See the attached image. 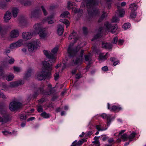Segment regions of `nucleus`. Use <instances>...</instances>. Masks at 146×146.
Segmentation results:
<instances>
[{
    "label": "nucleus",
    "mask_w": 146,
    "mask_h": 146,
    "mask_svg": "<svg viewBox=\"0 0 146 146\" xmlns=\"http://www.w3.org/2000/svg\"><path fill=\"white\" fill-rule=\"evenodd\" d=\"M97 0H88L87 2H83L80 6V9L78 10L76 8V6L72 7L73 11L75 13H81L83 12L82 9L86 8L89 15L93 16L100 13L99 11L97 9L96 6L98 4Z\"/></svg>",
    "instance_id": "obj_1"
},
{
    "label": "nucleus",
    "mask_w": 146,
    "mask_h": 146,
    "mask_svg": "<svg viewBox=\"0 0 146 146\" xmlns=\"http://www.w3.org/2000/svg\"><path fill=\"white\" fill-rule=\"evenodd\" d=\"M54 14H52L48 16L46 19H44L41 23H37L34 25V28L36 32H38L40 38L42 39H44L47 37L48 32L44 30V29H42L41 25L45 23L46 21H47L48 24H52L54 23L55 20L54 18Z\"/></svg>",
    "instance_id": "obj_2"
},
{
    "label": "nucleus",
    "mask_w": 146,
    "mask_h": 146,
    "mask_svg": "<svg viewBox=\"0 0 146 146\" xmlns=\"http://www.w3.org/2000/svg\"><path fill=\"white\" fill-rule=\"evenodd\" d=\"M42 63L43 66L42 67V70L38 72L36 75L37 78L40 80L45 79L47 76L49 75L52 68V64H50L46 61H43Z\"/></svg>",
    "instance_id": "obj_3"
},
{
    "label": "nucleus",
    "mask_w": 146,
    "mask_h": 146,
    "mask_svg": "<svg viewBox=\"0 0 146 146\" xmlns=\"http://www.w3.org/2000/svg\"><path fill=\"white\" fill-rule=\"evenodd\" d=\"M117 28V25H115L114 26L108 22H106L104 24V28L100 27L99 29L97 30L98 34L94 36V38L92 40V41H93L94 39H97L100 37L101 36V33L104 30L108 32L110 31L112 33H114Z\"/></svg>",
    "instance_id": "obj_4"
},
{
    "label": "nucleus",
    "mask_w": 146,
    "mask_h": 146,
    "mask_svg": "<svg viewBox=\"0 0 146 146\" xmlns=\"http://www.w3.org/2000/svg\"><path fill=\"white\" fill-rule=\"evenodd\" d=\"M58 50V48L55 47L52 50L51 52L48 50H44L43 52L44 55L49 59V61L51 63L54 62L56 59V54Z\"/></svg>",
    "instance_id": "obj_5"
},
{
    "label": "nucleus",
    "mask_w": 146,
    "mask_h": 146,
    "mask_svg": "<svg viewBox=\"0 0 146 146\" xmlns=\"http://www.w3.org/2000/svg\"><path fill=\"white\" fill-rule=\"evenodd\" d=\"M24 83V82L23 80H20L11 82L9 85H7L5 83H1L0 84V86L2 88V90L7 91L8 90L11 88L23 85Z\"/></svg>",
    "instance_id": "obj_6"
},
{
    "label": "nucleus",
    "mask_w": 146,
    "mask_h": 146,
    "mask_svg": "<svg viewBox=\"0 0 146 146\" xmlns=\"http://www.w3.org/2000/svg\"><path fill=\"white\" fill-rule=\"evenodd\" d=\"M40 42L39 40H35L28 44V50L30 52H33L40 47Z\"/></svg>",
    "instance_id": "obj_7"
},
{
    "label": "nucleus",
    "mask_w": 146,
    "mask_h": 146,
    "mask_svg": "<svg viewBox=\"0 0 146 146\" xmlns=\"http://www.w3.org/2000/svg\"><path fill=\"white\" fill-rule=\"evenodd\" d=\"M22 104L16 101H13L10 102L9 106L10 110L14 111L21 107Z\"/></svg>",
    "instance_id": "obj_8"
},
{
    "label": "nucleus",
    "mask_w": 146,
    "mask_h": 146,
    "mask_svg": "<svg viewBox=\"0 0 146 146\" xmlns=\"http://www.w3.org/2000/svg\"><path fill=\"white\" fill-rule=\"evenodd\" d=\"M72 46L71 44H70L68 50V53L70 57L74 56L75 55L76 56L78 51L81 48V47H80L79 46H78L76 49H73L72 48Z\"/></svg>",
    "instance_id": "obj_9"
},
{
    "label": "nucleus",
    "mask_w": 146,
    "mask_h": 146,
    "mask_svg": "<svg viewBox=\"0 0 146 146\" xmlns=\"http://www.w3.org/2000/svg\"><path fill=\"white\" fill-rule=\"evenodd\" d=\"M84 50H81L80 54L79 55L78 58H77L75 60H73V62L72 63V65H76L77 64H81V62L83 60V55Z\"/></svg>",
    "instance_id": "obj_10"
},
{
    "label": "nucleus",
    "mask_w": 146,
    "mask_h": 146,
    "mask_svg": "<svg viewBox=\"0 0 146 146\" xmlns=\"http://www.w3.org/2000/svg\"><path fill=\"white\" fill-rule=\"evenodd\" d=\"M35 34L36 33L34 31L31 32H24L23 33L22 36L24 39L27 40L31 39L33 35Z\"/></svg>",
    "instance_id": "obj_11"
},
{
    "label": "nucleus",
    "mask_w": 146,
    "mask_h": 146,
    "mask_svg": "<svg viewBox=\"0 0 146 146\" xmlns=\"http://www.w3.org/2000/svg\"><path fill=\"white\" fill-rule=\"evenodd\" d=\"M42 15L41 11L39 10H35L31 13L32 18L37 19L39 18Z\"/></svg>",
    "instance_id": "obj_12"
},
{
    "label": "nucleus",
    "mask_w": 146,
    "mask_h": 146,
    "mask_svg": "<svg viewBox=\"0 0 146 146\" xmlns=\"http://www.w3.org/2000/svg\"><path fill=\"white\" fill-rule=\"evenodd\" d=\"M19 35V32L17 29L12 30L10 33L9 36L12 38H15L18 37Z\"/></svg>",
    "instance_id": "obj_13"
},
{
    "label": "nucleus",
    "mask_w": 146,
    "mask_h": 146,
    "mask_svg": "<svg viewBox=\"0 0 146 146\" xmlns=\"http://www.w3.org/2000/svg\"><path fill=\"white\" fill-rule=\"evenodd\" d=\"M99 116L101 117L104 119H106L107 120V125H110V122L111 121V115L109 114L107 115L106 113H103Z\"/></svg>",
    "instance_id": "obj_14"
},
{
    "label": "nucleus",
    "mask_w": 146,
    "mask_h": 146,
    "mask_svg": "<svg viewBox=\"0 0 146 146\" xmlns=\"http://www.w3.org/2000/svg\"><path fill=\"white\" fill-rule=\"evenodd\" d=\"M11 15L10 11H7L4 16L3 19L4 21L6 23L8 22L11 18Z\"/></svg>",
    "instance_id": "obj_15"
},
{
    "label": "nucleus",
    "mask_w": 146,
    "mask_h": 146,
    "mask_svg": "<svg viewBox=\"0 0 146 146\" xmlns=\"http://www.w3.org/2000/svg\"><path fill=\"white\" fill-rule=\"evenodd\" d=\"M108 108L111 111H117L120 110L122 109V108L119 106H117L115 105H113L112 107H110V104L109 103L108 104Z\"/></svg>",
    "instance_id": "obj_16"
},
{
    "label": "nucleus",
    "mask_w": 146,
    "mask_h": 146,
    "mask_svg": "<svg viewBox=\"0 0 146 146\" xmlns=\"http://www.w3.org/2000/svg\"><path fill=\"white\" fill-rule=\"evenodd\" d=\"M78 37L77 33L75 31H73L72 33L69 36L68 39L71 40L73 39L74 40V43H75L76 40H78Z\"/></svg>",
    "instance_id": "obj_17"
},
{
    "label": "nucleus",
    "mask_w": 146,
    "mask_h": 146,
    "mask_svg": "<svg viewBox=\"0 0 146 146\" xmlns=\"http://www.w3.org/2000/svg\"><path fill=\"white\" fill-rule=\"evenodd\" d=\"M117 8L118 10L116 12L115 15L120 17H122L124 16L125 14L124 10L123 9H119L120 6L117 5Z\"/></svg>",
    "instance_id": "obj_18"
},
{
    "label": "nucleus",
    "mask_w": 146,
    "mask_h": 146,
    "mask_svg": "<svg viewBox=\"0 0 146 146\" xmlns=\"http://www.w3.org/2000/svg\"><path fill=\"white\" fill-rule=\"evenodd\" d=\"M85 59L86 63L88 64H91L93 62L90 54L86 55H85Z\"/></svg>",
    "instance_id": "obj_19"
},
{
    "label": "nucleus",
    "mask_w": 146,
    "mask_h": 146,
    "mask_svg": "<svg viewBox=\"0 0 146 146\" xmlns=\"http://www.w3.org/2000/svg\"><path fill=\"white\" fill-rule=\"evenodd\" d=\"M108 57V53H107L105 55L103 53H100L99 54V59L100 61H102L105 60Z\"/></svg>",
    "instance_id": "obj_20"
},
{
    "label": "nucleus",
    "mask_w": 146,
    "mask_h": 146,
    "mask_svg": "<svg viewBox=\"0 0 146 146\" xmlns=\"http://www.w3.org/2000/svg\"><path fill=\"white\" fill-rule=\"evenodd\" d=\"M7 7V4L4 0H0V9H5Z\"/></svg>",
    "instance_id": "obj_21"
},
{
    "label": "nucleus",
    "mask_w": 146,
    "mask_h": 146,
    "mask_svg": "<svg viewBox=\"0 0 146 146\" xmlns=\"http://www.w3.org/2000/svg\"><path fill=\"white\" fill-rule=\"evenodd\" d=\"M57 28V32L58 34L59 35H62L64 31L63 27L61 25H58Z\"/></svg>",
    "instance_id": "obj_22"
},
{
    "label": "nucleus",
    "mask_w": 146,
    "mask_h": 146,
    "mask_svg": "<svg viewBox=\"0 0 146 146\" xmlns=\"http://www.w3.org/2000/svg\"><path fill=\"white\" fill-rule=\"evenodd\" d=\"M19 12V9L17 8L13 7L12 9V13L13 16L14 17H16L18 13Z\"/></svg>",
    "instance_id": "obj_23"
},
{
    "label": "nucleus",
    "mask_w": 146,
    "mask_h": 146,
    "mask_svg": "<svg viewBox=\"0 0 146 146\" xmlns=\"http://www.w3.org/2000/svg\"><path fill=\"white\" fill-rule=\"evenodd\" d=\"M137 9V5L135 3H131L129 5V9L131 10L132 11H136Z\"/></svg>",
    "instance_id": "obj_24"
},
{
    "label": "nucleus",
    "mask_w": 146,
    "mask_h": 146,
    "mask_svg": "<svg viewBox=\"0 0 146 146\" xmlns=\"http://www.w3.org/2000/svg\"><path fill=\"white\" fill-rule=\"evenodd\" d=\"M44 86L43 84H42L40 87L38 88V89L37 90V91L36 93L37 94H42L44 93V90L43 89L44 88Z\"/></svg>",
    "instance_id": "obj_25"
},
{
    "label": "nucleus",
    "mask_w": 146,
    "mask_h": 146,
    "mask_svg": "<svg viewBox=\"0 0 146 146\" xmlns=\"http://www.w3.org/2000/svg\"><path fill=\"white\" fill-rule=\"evenodd\" d=\"M76 6V4L73 2L68 1L67 3V8L69 9H72V7Z\"/></svg>",
    "instance_id": "obj_26"
},
{
    "label": "nucleus",
    "mask_w": 146,
    "mask_h": 146,
    "mask_svg": "<svg viewBox=\"0 0 146 146\" xmlns=\"http://www.w3.org/2000/svg\"><path fill=\"white\" fill-rule=\"evenodd\" d=\"M3 123H6L9 121L11 119V117L9 115L5 114L3 117Z\"/></svg>",
    "instance_id": "obj_27"
},
{
    "label": "nucleus",
    "mask_w": 146,
    "mask_h": 146,
    "mask_svg": "<svg viewBox=\"0 0 146 146\" xmlns=\"http://www.w3.org/2000/svg\"><path fill=\"white\" fill-rule=\"evenodd\" d=\"M32 72V70L31 68H29L25 74V78L27 79L30 77L31 76Z\"/></svg>",
    "instance_id": "obj_28"
},
{
    "label": "nucleus",
    "mask_w": 146,
    "mask_h": 146,
    "mask_svg": "<svg viewBox=\"0 0 146 146\" xmlns=\"http://www.w3.org/2000/svg\"><path fill=\"white\" fill-rule=\"evenodd\" d=\"M102 46L103 48L109 49L111 48L112 46L111 44L107 43H102Z\"/></svg>",
    "instance_id": "obj_29"
},
{
    "label": "nucleus",
    "mask_w": 146,
    "mask_h": 146,
    "mask_svg": "<svg viewBox=\"0 0 146 146\" xmlns=\"http://www.w3.org/2000/svg\"><path fill=\"white\" fill-rule=\"evenodd\" d=\"M137 135V133L135 132H132L129 136L128 137L130 141H132L134 137L135 136Z\"/></svg>",
    "instance_id": "obj_30"
},
{
    "label": "nucleus",
    "mask_w": 146,
    "mask_h": 146,
    "mask_svg": "<svg viewBox=\"0 0 146 146\" xmlns=\"http://www.w3.org/2000/svg\"><path fill=\"white\" fill-rule=\"evenodd\" d=\"M60 21L65 24L67 28L69 26V22L67 19H61Z\"/></svg>",
    "instance_id": "obj_31"
},
{
    "label": "nucleus",
    "mask_w": 146,
    "mask_h": 146,
    "mask_svg": "<svg viewBox=\"0 0 146 146\" xmlns=\"http://www.w3.org/2000/svg\"><path fill=\"white\" fill-rule=\"evenodd\" d=\"M14 77V75L13 74H10L7 75L6 79L8 81H11L13 80Z\"/></svg>",
    "instance_id": "obj_32"
},
{
    "label": "nucleus",
    "mask_w": 146,
    "mask_h": 146,
    "mask_svg": "<svg viewBox=\"0 0 146 146\" xmlns=\"http://www.w3.org/2000/svg\"><path fill=\"white\" fill-rule=\"evenodd\" d=\"M69 16V13L68 11H66L63 12L60 15V16L62 18H68Z\"/></svg>",
    "instance_id": "obj_33"
},
{
    "label": "nucleus",
    "mask_w": 146,
    "mask_h": 146,
    "mask_svg": "<svg viewBox=\"0 0 146 146\" xmlns=\"http://www.w3.org/2000/svg\"><path fill=\"white\" fill-rule=\"evenodd\" d=\"M17 48L20 47L23 43V40L22 39H20L15 42Z\"/></svg>",
    "instance_id": "obj_34"
},
{
    "label": "nucleus",
    "mask_w": 146,
    "mask_h": 146,
    "mask_svg": "<svg viewBox=\"0 0 146 146\" xmlns=\"http://www.w3.org/2000/svg\"><path fill=\"white\" fill-rule=\"evenodd\" d=\"M13 69L14 72H19L22 70L21 68L18 67L14 66L13 67Z\"/></svg>",
    "instance_id": "obj_35"
},
{
    "label": "nucleus",
    "mask_w": 146,
    "mask_h": 146,
    "mask_svg": "<svg viewBox=\"0 0 146 146\" xmlns=\"http://www.w3.org/2000/svg\"><path fill=\"white\" fill-rule=\"evenodd\" d=\"M9 48L11 49H13L17 48V46L15 42L9 45Z\"/></svg>",
    "instance_id": "obj_36"
},
{
    "label": "nucleus",
    "mask_w": 146,
    "mask_h": 146,
    "mask_svg": "<svg viewBox=\"0 0 146 146\" xmlns=\"http://www.w3.org/2000/svg\"><path fill=\"white\" fill-rule=\"evenodd\" d=\"M32 2L29 0H26L24 1L23 4L25 6H27L30 5L32 4Z\"/></svg>",
    "instance_id": "obj_37"
},
{
    "label": "nucleus",
    "mask_w": 146,
    "mask_h": 146,
    "mask_svg": "<svg viewBox=\"0 0 146 146\" xmlns=\"http://www.w3.org/2000/svg\"><path fill=\"white\" fill-rule=\"evenodd\" d=\"M41 115L45 118H48L50 117V115L49 114L45 112H44L40 114Z\"/></svg>",
    "instance_id": "obj_38"
},
{
    "label": "nucleus",
    "mask_w": 146,
    "mask_h": 146,
    "mask_svg": "<svg viewBox=\"0 0 146 146\" xmlns=\"http://www.w3.org/2000/svg\"><path fill=\"white\" fill-rule=\"evenodd\" d=\"M96 129L98 130V131H103L106 130L107 128H102L101 126L100 125H97L96 126Z\"/></svg>",
    "instance_id": "obj_39"
},
{
    "label": "nucleus",
    "mask_w": 146,
    "mask_h": 146,
    "mask_svg": "<svg viewBox=\"0 0 146 146\" xmlns=\"http://www.w3.org/2000/svg\"><path fill=\"white\" fill-rule=\"evenodd\" d=\"M98 137H95L94 138L95 140L93 142V143L95 144L96 146H100V143L99 141L98 140Z\"/></svg>",
    "instance_id": "obj_40"
},
{
    "label": "nucleus",
    "mask_w": 146,
    "mask_h": 146,
    "mask_svg": "<svg viewBox=\"0 0 146 146\" xmlns=\"http://www.w3.org/2000/svg\"><path fill=\"white\" fill-rule=\"evenodd\" d=\"M107 15V14L104 11L103 12V14H102L101 18L98 21V22H101L102 20L103 19L104 17Z\"/></svg>",
    "instance_id": "obj_41"
},
{
    "label": "nucleus",
    "mask_w": 146,
    "mask_h": 146,
    "mask_svg": "<svg viewBox=\"0 0 146 146\" xmlns=\"http://www.w3.org/2000/svg\"><path fill=\"white\" fill-rule=\"evenodd\" d=\"M130 27V24L129 23L124 24L123 26V28L125 29H126L129 28Z\"/></svg>",
    "instance_id": "obj_42"
},
{
    "label": "nucleus",
    "mask_w": 146,
    "mask_h": 146,
    "mask_svg": "<svg viewBox=\"0 0 146 146\" xmlns=\"http://www.w3.org/2000/svg\"><path fill=\"white\" fill-rule=\"evenodd\" d=\"M128 138L127 134L125 133L123 134L121 136V138L124 141H126L127 139Z\"/></svg>",
    "instance_id": "obj_43"
},
{
    "label": "nucleus",
    "mask_w": 146,
    "mask_h": 146,
    "mask_svg": "<svg viewBox=\"0 0 146 146\" xmlns=\"http://www.w3.org/2000/svg\"><path fill=\"white\" fill-rule=\"evenodd\" d=\"M111 21L113 23H117L119 21V19L116 17H114L112 19Z\"/></svg>",
    "instance_id": "obj_44"
},
{
    "label": "nucleus",
    "mask_w": 146,
    "mask_h": 146,
    "mask_svg": "<svg viewBox=\"0 0 146 146\" xmlns=\"http://www.w3.org/2000/svg\"><path fill=\"white\" fill-rule=\"evenodd\" d=\"M0 98L4 100L7 98V96L4 95V94L1 92H0Z\"/></svg>",
    "instance_id": "obj_45"
},
{
    "label": "nucleus",
    "mask_w": 146,
    "mask_h": 146,
    "mask_svg": "<svg viewBox=\"0 0 146 146\" xmlns=\"http://www.w3.org/2000/svg\"><path fill=\"white\" fill-rule=\"evenodd\" d=\"M41 8L44 13V15L45 16L47 15H48V13L46 11L44 7L43 6H42Z\"/></svg>",
    "instance_id": "obj_46"
},
{
    "label": "nucleus",
    "mask_w": 146,
    "mask_h": 146,
    "mask_svg": "<svg viewBox=\"0 0 146 146\" xmlns=\"http://www.w3.org/2000/svg\"><path fill=\"white\" fill-rule=\"evenodd\" d=\"M84 142L83 140H80L78 142L77 141L76 142L75 144L77 146H80Z\"/></svg>",
    "instance_id": "obj_47"
},
{
    "label": "nucleus",
    "mask_w": 146,
    "mask_h": 146,
    "mask_svg": "<svg viewBox=\"0 0 146 146\" xmlns=\"http://www.w3.org/2000/svg\"><path fill=\"white\" fill-rule=\"evenodd\" d=\"M15 61V59L12 58H10V59L8 60V62L10 64H13Z\"/></svg>",
    "instance_id": "obj_48"
},
{
    "label": "nucleus",
    "mask_w": 146,
    "mask_h": 146,
    "mask_svg": "<svg viewBox=\"0 0 146 146\" xmlns=\"http://www.w3.org/2000/svg\"><path fill=\"white\" fill-rule=\"evenodd\" d=\"M125 131V130H122L119 132V133L117 134V133H115L114 134V135L115 136H119L120 135L122 134L123 133H124Z\"/></svg>",
    "instance_id": "obj_49"
},
{
    "label": "nucleus",
    "mask_w": 146,
    "mask_h": 146,
    "mask_svg": "<svg viewBox=\"0 0 146 146\" xmlns=\"http://www.w3.org/2000/svg\"><path fill=\"white\" fill-rule=\"evenodd\" d=\"M117 37L116 36L114 38H113V39L112 42L113 44H116L117 42Z\"/></svg>",
    "instance_id": "obj_50"
},
{
    "label": "nucleus",
    "mask_w": 146,
    "mask_h": 146,
    "mask_svg": "<svg viewBox=\"0 0 146 146\" xmlns=\"http://www.w3.org/2000/svg\"><path fill=\"white\" fill-rule=\"evenodd\" d=\"M20 117L21 119L23 120H25L27 118L26 115L23 114L21 115Z\"/></svg>",
    "instance_id": "obj_51"
},
{
    "label": "nucleus",
    "mask_w": 146,
    "mask_h": 146,
    "mask_svg": "<svg viewBox=\"0 0 146 146\" xmlns=\"http://www.w3.org/2000/svg\"><path fill=\"white\" fill-rule=\"evenodd\" d=\"M130 16L131 18H135L136 17V14L135 12H133L131 14Z\"/></svg>",
    "instance_id": "obj_52"
},
{
    "label": "nucleus",
    "mask_w": 146,
    "mask_h": 146,
    "mask_svg": "<svg viewBox=\"0 0 146 146\" xmlns=\"http://www.w3.org/2000/svg\"><path fill=\"white\" fill-rule=\"evenodd\" d=\"M37 110V111L39 112H41L43 111L42 108V107L40 106H39L38 107Z\"/></svg>",
    "instance_id": "obj_53"
},
{
    "label": "nucleus",
    "mask_w": 146,
    "mask_h": 146,
    "mask_svg": "<svg viewBox=\"0 0 146 146\" xmlns=\"http://www.w3.org/2000/svg\"><path fill=\"white\" fill-rule=\"evenodd\" d=\"M55 79L56 80L59 77V74L58 73H56L54 74V75Z\"/></svg>",
    "instance_id": "obj_54"
},
{
    "label": "nucleus",
    "mask_w": 146,
    "mask_h": 146,
    "mask_svg": "<svg viewBox=\"0 0 146 146\" xmlns=\"http://www.w3.org/2000/svg\"><path fill=\"white\" fill-rule=\"evenodd\" d=\"M102 70L105 71H106L108 70V68L107 66H104L102 67Z\"/></svg>",
    "instance_id": "obj_55"
},
{
    "label": "nucleus",
    "mask_w": 146,
    "mask_h": 146,
    "mask_svg": "<svg viewBox=\"0 0 146 146\" xmlns=\"http://www.w3.org/2000/svg\"><path fill=\"white\" fill-rule=\"evenodd\" d=\"M108 137L106 136V135H104L102 136V140L103 141H105L107 139Z\"/></svg>",
    "instance_id": "obj_56"
},
{
    "label": "nucleus",
    "mask_w": 146,
    "mask_h": 146,
    "mask_svg": "<svg viewBox=\"0 0 146 146\" xmlns=\"http://www.w3.org/2000/svg\"><path fill=\"white\" fill-rule=\"evenodd\" d=\"M83 30L84 33L86 34L87 32V29L86 27H83Z\"/></svg>",
    "instance_id": "obj_57"
},
{
    "label": "nucleus",
    "mask_w": 146,
    "mask_h": 146,
    "mask_svg": "<svg viewBox=\"0 0 146 146\" xmlns=\"http://www.w3.org/2000/svg\"><path fill=\"white\" fill-rule=\"evenodd\" d=\"M124 42V40H120L118 41V44L120 45H122Z\"/></svg>",
    "instance_id": "obj_58"
},
{
    "label": "nucleus",
    "mask_w": 146,
    "mask_h": 146,
    "mask_svg": "<svg viewBox=\"0 0 146 146\" xmlns=\"http://www.w3.org/2000/svg\"><path fill=\"white\" fill-rule=\"evenodd\" d=\"M3 68L0 66V76H1L2 75V74L3 73Z\"/></svg>",
    "instance_id": "obj_59"
},
{
    "label": "nucleus",
    "mask_w": 146,
    "mask_h": 146,
    "mask_svg": "<svg viewBox=\"0 0 146 146\" xmlns=\"http://www.w3.org/2000/svg\"><path fill=\"white\" fill-rule=\"evenodd\" d=\"M2 133H3V134L5 135H7L9 134V133L7 131H3Z\"/></svg>",
    "instance_id": "obj_60"
},
{
    "label": "nucleus",
    "mask_w": 146,
    "mask_h": 146,
    "mask_svg": "<svg viewBox=\"0 0 146 146\" xmlns=\"http://www.w3.org/2000/svg\"><path fill=\"white\" fill-rule=\"evenodd\" d=\"M108 142L110 143H111L114 141V140L113 139H110L108 140Z\"/></svg>",
    "instance_id": "obj_61"
},
{
    "label": "nucleus",
    "mask_w": 146,
    "mask_h": 146,
    "mask_svg": "<svg viewBox=\"0 0 146 146\" xmlns=\"http://www.w3.org/2000/svg\"><path fill=\"white\" fill-rule=\"evenodd\" d=\"M80 73L76 75V79H79L80 78Z\"/></svg>",
    "instance_id": "obj_62"
},
{
    "label": "nucleus",
    "mask_w": 146,
    "mask_h": 146,
    "mask_svg": "<svg viewBox=\"0 0 146 146\" xmlns=\"http://www.w3.org/2000/svg\"><path fill=\"white\" fill-rule=\"evenodd\" d=\"M22 51L24 53H26L27 51V49L26 48H24L22 49Z\"/></svg>",
    "instance_id": "obj_63"
},
{
    "label": "nucleus",
    "mask_w": 146,
    "mask_h": 146,
    "mask_svg": "<svg viewBox=\"0 0 146 146\" xmlns=\"http://www.w3.org/2000/svg\"><path fill=\"white\" fill-rule=\"evenodd\" d=\"M35 119V118L34 117H31V118H29L27 120H28V121H32V120H33Z\"/></svg>",
    "instance_id": "obj_64"
}]
</instances>
